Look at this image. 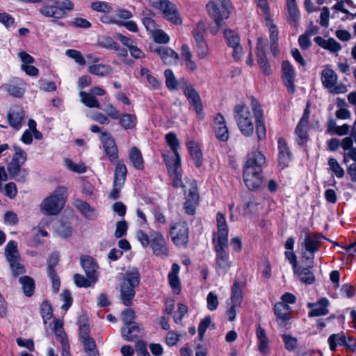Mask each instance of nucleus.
<instances>
[{"mask_svg":"<svg viewBox=\"0 0 356 356\" xmlns=\"http://www.w3.org/2000/svg\"><path fill=\"white\" fill-rule=\"evenodd\" d=\"M218 232L214 234L213 243L216 252V272L218 275H225L230 268L229 255L226 252L228 247V227L225 216L218 212L216 214Z\"/></svg>","mask_w":356,"mask_h":356,"instance_id":"f257e3e1","label":"nucleus"},{"mask_svg":"<svg viewBox=\"0 0 356 356\" xmlns=\"http://www.w3.org/2000/svg\"><path fill=\"white\" fill-rule=\"evenodd\" d=\"M266 157L260 152H254L243 168V181L250 190L256 189L263 184L264 176L261 166L266 163Z\"/></svg>","mask_w":356,"mask_h":356,"instance_id":"f03ea898","label":"nucleus"},{"mask_svg":"<svg viewBox=\"0 0 356 356\" xmlns=\"http://www.w3.org/2000/svg\"><path fill=\"white\" fill-rule=\"evenodd\" d=\"M66 197V188L58 186L40 203V211L47 216L57 215L63 208Z\"/></svg>","mask_w":356,"mask_h":356,"instance_id":"7ed1b4c3","label":"nucleus"},{"mask_svg":"<svg viewBox=\"0 0 356 356\" xmlns=\"http://www.w3.org/2000/svg\"><path fill=\"white\" fill-rule=\"evenodd\" d=\"M139 282L140 275L138 270H132L126 273L120 290L121 298L124 305H131V300L135 295L134 288L139 284Z\"/></svg>","mask_w":356,"mask_h":356,"instance_id":"20e7f679","label":"nucleus"},{"mask_svg":"<svg viewBox=\"0 0 356 356\" xmlns=\"http://www.w3.org/2000/svg\"><path fill=\"white\" fill-rule=\"evenodd\" d=\"M235 120L241 131L245 136H250L254 131L252 115L248 107L243 105H236L234 107Z\"/></svg>","mask_w":356,"mask_h":356,"instance_id":"39448f33","label":"nucleus"},{"mask_svg":"<svg viewBox=\"0 0 356 356\" xmlns=\"http://www.w3.org/2000/svg\"><path fill=\"white\" fill-rule=\"evenodd\" d=\"M150 5L153 8L159 10L167 20L175 24H181L182 20L176 6L170 1L150 0Z\"/></svg>","mask_w":356,"mask_h":356,"instance_id":"423d86ee","label":"nucleus"},{"mask_svg":"<svg viewBox=\"0 0 356 356\" xmlns=\"http://www.w3.org/2000/svg\"><path fill=\"white\" fill-rule=\"evenodd\" d=\"M220 6L214 1H209L207 4V10L209 15L215 22L220 19H227L232 10V6L229 0H218Z\"/></svg>","mask_w":356,"mask_h":356,"instance_id":"0eeeda50","label":"nucleus"},{"mask_svg":"<svg viewBox=\"0 0 356 356\" xmlns=\"http://www.w3.org/2000/svg\"><path fill=\"white\" fill-rule=\"evenodd\" d=\"M180 88L182 89L184 95L189 101L190 104L194 108L200 119L204 118L203 106L200 96L193 86L184 79H180Z\"/></svg>","mask_w":356,"mask_h":356,"instance_id":"6e6552de","label":"nucleus"},{"mask_svg":"<svg viewBox=\"0 0 356 356\" xmlns=\"http://www.w3.org/2000/svg\"><path fill=\"white\" fill-rule=\"evenodd\" d=\"M170 234L173 243L178 247H185L188 241V227L185 222L171 223Z\"/></svg>","mask_w":356,"mask_h":356,"instance_id":"1a4fd4ad","label":"nucleus"},{"mask_svg":"<svg viewBox=\"0 0 356 356\" xmlns=\"http://www.w3.org/2000/svg\"><path fill=\"white\" fill-rule=\"evenodd\" d=\"M284 304V303H276L273 310L278 327L287 330L291 327L293 311L289 305Z\"/></svg>","mask_w":356,"mask_h":356,"instance_id":"9d476101","label":"nucleus"},{"mask_svg":"<svg viewBox=\"0 0 356 356\" xmlns=\"http://www.w3.org/2000/svg\"><path fill=\"white\" fill-rule=\"evenodd\" d=\"M127 173L126 165L122 162H116L113 189L109 194L110 198L115 200L119 197L120 192L126 180Z\"/></svg>","mask_w":356,"mask_h":356,"instance_id":"9b49d317","label":"nucleus"},{"mask_svg":"<svg viewBox=\"0 0 356 356\" xmlns=\"http://www.w3.org/2000/svg\"><path fill=\"white\" fill-rule=\"evenodd\" d=\"M166 164L168 166V170L171 179H172L173 185L175 187H181L185 190L189 188L191 181H195L190 179H186L185 183L183 182L181 179V159H175L173 163L171 164L169 159H165Z\"/></svg>","mask_w":356,"mask_h":356,"instance_id":"f8f14e48","label":"nucleus"},{"mask_svg":"<svg viewBox=\"0 0 356 356\" xmlns=\"http://www.w3.org/2000/svg\"><path fill=\"white\" fill-rule=\"evenodd\" d=\"M149 49L151 52L160 56L163 64L173 65L177 63L179 55L170 47L151 44L149 46Z\"/></svg>","mask_w":356,"mask_h":356,"instance_id":"ddd939ff","label":"nucleus"},{"mask_svg":"<svg viewBox=\"0 0 356 356\" xmlns=\"http://www.w3.org/2000/svg\"><path fill=\"white\" fill-rule=\"evenodd\" d=\"M252 108L255 117L256 133L259 140H263L266 137V129L264 120L263 110L256 99L252 100Z\"/></svg>","mask_w":356,"mask_h":356,"instance_id":"4468645a","label":"nucleus"},{"mask_svg":"<svg viewBox=\"0 0 356 356\" xmlns=\"http://www.w3.org/2000/svg\"><path fill=\"white\" fill-rule=\"evenodd\" d=\"M151 247L154 254L159 257H166L168 254L167 244L163 235L159 232H150Z\"/></svg>","mask_w":356,"mask_h":356,"instance_id":"2eb2a0df","label":"nucleus"},{"mask_svg":"<svg viewBox=\"0 0 356 356\" xmlns=\"http://www.w3.org/2000/svg\"><path fill=\"white\" fill-rule=\"evenodd\" d=\"M186 201L184 204L185 212L193 215L195 212V206L199 199L197 186L195 181H191L189 188L184 190Z\"/></svg>","mask_w":356,"mask_h":356,"instance_id":"dca6fc26","label":"nucleus"},{"mask_svg":"<svg viewBox=\"0 0 356 356\" xmlns=\"http://www.w3.org/2000/svg\"><path fill=\"white\" fill-rule=\"evenodd\" d=\"M278 162L282 169L287 168L293 159V154L283 138L277 140Z\"/></svg>","mask_w":356,"mask_h":356,"instance_id":"f3484780","label":"nucleus"},{"mask_svg":"<svg viewBox=\"0 0 356 356\" xmlns=\"http://www.w3.org/2000/svg\"><path fill=\"white\" fill-rule=\"evenodd\" d=\"M224 36L228 46L233 49L232 56L236 60L240 59L243 55V48L240 44V38L234 31L226 29Z\"/></svg>","mask_w":356,"mask_h":356,"instance_id":"a211bd4d","label":"nucleus"},{"mask_svg":"<svg viewBox=\"0 0 356 356\" xmlns=\"http://www.w3.org/2000/svg\"><path fill=\"white\" fill-rule=\"evenodd\" d=\"M25 117V111L19 106H13L7 114V119L11 127L19 130L22 126V120Z\"/></svg>","mask_w":356,"mask_h":356,"instance_id":"6ab92c4d","label":"nucleus"},{"mask_svg":"<svg viewBox=\"0 0 356 356\" xmlns=\"http://www.w3.org/2000/svg\"><path fill=\"white\" fill-rule=\"evenodd\" d=\"M323 236L318 233H311L306 234L304 241L302 243V249L309 252L312 254L318 251Z\"/></svg>","mask_w":356,"mask_h":356,"instance_id":"aec40b11","label":"nucleus"},{"mask_svg":"<svg viewBox=\"0 0 356 356\" xmlns=\"http://www.w3.org/2000/svg\"><path fill=\"white\" fill-rule=\"evenodd\" d=\"M214 130L218 140L222 142L228 140L229 138L228 128L224 116L220 113H218L216 116Z\"/></svg>","mask_w":356,"mask_h":356,"instance_id":"412c9836","label":"nucleus"},{"mask_svg":"<svg viewBox=\"0 0 356 356\" xmlns=\"http://www.w3.org/2000/svg\"><path fill=\"white\" fill-rule=\"evenodd\" d=\"M81 265L86 275V276L92 279L93 281H97L98 277L97 274V264L95 262L94 259L89 256H83L81 257Z\"/></svg>","mask_w":356,"mask_h":356,"instance_id":"4be33fe9","label":"nucleus"},{"mask_svg":"<svg viewBox=\"0 0 356 356\" xmlns=\"http://www.w3.org/2000/svg\"><path fill=\"white\" fill-rule=\"evenodd\" d=\"M282 74L285 86L291 93H293L295 91V86L293 83L295 72L292 65L288 60H285L282 63Z\"/></svg>","mask_w":356,"mask_h":356,"instance_id":"5701e85b","label":"nucleus"},{"mask_svg":"<svg viewBox=\"0 0 356 356\" xmlns=\"http://www.w3.org/2000/svg\"><path fill=\"white\" fill-rule=\"evenodd\" d=\"M266 46V39L263 38H259L257 44V63L264 73L267 71Z\"/></svg>","mask_w":356,"mask_h":356,"instance_id":"b1692460","label":"nucleus"},{"mask_svg":"<svg viewBox=\"0 0 356 356\" xmlns=\"http://www.w3.org/2000/svg\"><path fill=\"white\" fill-rule=\"evenodd\" d=\"M7 170L10 177L18 182H25L29 175L28 169L23 168L22 165H8Z\"/></svg>","mask_w":356,"mask_h":356,"instance_id":"393cba45","label":"nucleus"},{"mask_svg":"<svg viewBox=\"0 0 356 356\" xmlns=\"http://www.w3.org/2000/svg\"><path fill=\"white\" fill-rule=\"evenodd\" d=\"M314 42L321 47L332 53H338L341 49V45L332 38L325 40L321 36H316L314 38Z\"/></svg>","mask_w":356,"mask_h":356,"instance_id":"a878e982","label":"nucleus"},{"mask_svg":"<svg viewBox=\"0 0 356 356\" xmlns=\"http://www.w3.org/2000/svg\"><path fill=\"white\" fill-rule=\"evenodd\" d=\"M321 79L323 86L330 90L337 84L338 76L333 70L326 67L321 72Z\"/></svg>","mask_w":356,"mask_h":356,"instance_id":"bb28decb","label":"nucleus"},{"mask_svg":"<svg viewBox=\"0 0 356 356\" xmlns=\"http://www.w3.org/2000/svg\"><path fill=\"white\" fill-rule=\"evenodd\" d=\"M121 333L125 340L133 341L140 334V328L136 323H129L121 328Z\"/></svg>","mask_w":356,"mask_h":356,"instance_id":"cd10ccee","label":"nucleus"},{"mask_svg":"<svg viewBox=\"0 0 356 356\" xmlns=\"http://www.w3.org/2000/svg\"><path fill=\"white\" fill-rule=\"evenodd\" d=\"M40 13L47 17H54L60 19L63 17L66 13L59 8L57 4L56 6H44L40 8Z\"/></svg>","mask_w":356,"mask_h":356,"instance_id":"c85d7f7f","label":"nucleus"},{"mask_svg":"<svg viewBox=\"0 0 356 356\" xmlns=\"http://www.w3.org/2000/svg\"><path fill=\"white\" fill-rule=\"evenodd\" d=\"M327 342L329 343L330 349L332 351H335L338 345L344 346L347 348L352 347V345L348 343L346 337L343 334H331L328 338Z\"/></svg>","mask_w":356,"mask_h":356,"instance_id":"c756f323","label":"nucleus"},{"mask_svg":"<svg viewBox=\"0 0 356 356\" xmlns=\"http://www.w3.org/2000/svg\"><path fill=\"white\" fill-rule=\"evenodd\" d=\"M329 305V300L325 298H321L318 302L316 306H315L314 308H313L309 313V317H315V316H324L329 313V310L327 309V307Z\"/></svg>","mask_w":356,"mask_h":356,"instance_id":"7c9ffc66","label":"nucleus"},{"mask_svg":"<svg viewBox=\"0 0 356 356\" xmlns=\"http://www.w3.org/2000/svg\"><path fill=\"white\" fill-rule=\"evenodd\" d=\"M179 269V266L177 264H172L171 270L168 274L169 283L172 288L174 293L177 294H178L180 291V282L177 276Z\"/></svg>","mask_w":356,"mask_h":356,"instance_id":"2f4dec72","label":"nucleus"},{"mask_svg":"<svg viewBox=\"0 0 356 356\" xmlns=\"http://www.w3.org/2000/svg\"><path fill=\"white\" fill-rule=\"evenodd\" d=\"M186 145L195 166H201L202 154L197 145L194 141H188Z\"/></svg>","mask_w":356,"mask_h":356,"instance_id":"473e14b6","label":"nucleus"},{"mask_svg":"<svg viewBox=\"0 0 356 356\" xmlns=\"http://www.w3.org/2000/svg\"><path fill=\"white\" fill-rule=\"evenodd\" d=\"M256 335L258 343L259 351L261 354H266L267 352V335L266 330L260 325H258L256 329Z\"/></svg>","mask_w":356,"mask_h":356,"instance_id":"72a5a7b5","label":"nucleus"},{"mask_svg":"<svg viewBox=\"0 0 356 356\" xmlns=\"http://www.w3.org/2000/svg\"><path fill=\"white\" fill-rule=\"evenodd\" d=\"M311 268H299L297 267V270L293 271L297 274L300 280L305 284H312L315 282V276L310 270Z\"/></svg>","mask_w":356,"mask_h":356,"instance_id":"f704fd0d","label":"nucleus"},{"mask_svg":"<svg viewBox=\"0 0 356 356\" xmlns=\"http://www.w3.org/2000/svg\"><path fill=\"white\" fill-rule=\"evenodd\" d=\"M14 154L8 165H23L27 160V154L19 146H14Z\"/></svg>","mask_w":356,"mask_h":356,"instance_id":"c9c22d12","label":"nucleus"},{"mask_svg":"<svg viewBox=\"0 0 356 356\" xmlns=\"http://www.w3.org/2000/svg\"><path fill=\"white\" fill-rule=\"evenodd\" d=\"M129 159L138 170L144 168V161L140 151L137 147H132L129 151Z\"/></svg>","mask_w":356,"mask_h":356,"instance_id":"e433bc0d","label":"nucleus"},{"mask_svg":"<svg viewBox=\"0 0 356 356\" xmlns=\"http://www.w3.org/2000/svg\"><path fill=\"white\" fill-rule=\"evenodd\" d=\"M75 206L87 218L94 219L97 217L96 211L90 207L86 202L76 200Z\"/></svg>","mask_w":356,"mask_h":356,"instance_id":"4c0bfd02","label":"nucleus"},{"mask_svg":"<svg viewBox=\"0 0 356 356\" xmlns=\"http://www.w3.org/2000/svg\"><path fill=\"white\" fill-rule=\"evenodd\" d=\"M120 124L125 129H134L137 122V118L135 115L125 113L119 117Z\"/></svg>","mask_w":356,"mask_h":356,"instance_id":"58836bf2","label":"nucleus"},{"mask_svg":"<svg viewBox=\"0 0 356 356\" xmlns=\"http://www.w3.org/2000/svg\"><path fill=\"white\" fill-rule=\"evenodd\" d=\"M19 282L22 285L24 294L26 296H31L35 289V283L33 279L29 276H22L19 279Z\"/></svg>","mask_w":356,"mask_h":356,"instance_id":"ea45409f","label":"nucleus"},{"mask_svg":"<svg viewBox=\"0 0 356 356\" xmlns=\"http://www.w3.org/2000/svg\"><path fill=\"white\" fill-rule=\"evenodd\" d=\"M165 140L167 144L170 146L172 151L173 152L175 159L180 160L181 156L178 152V148L179 147V143L177 136L175 134L172 132H170L165 135Z\"/></svg>","mask_w":356,"mask_h":356,"instance_id":"a19ab883","label":"nucleus"},{"mask_svg":"<svg viewBox=\"0 0 356 356\" xmlns=\"http://www.w3.org/2000/svg\"><path fill=\"white\" fill-rule=\"evenodd\" d=\"M5 254L8 262L16 259H19V256L17 251V243L14 241H9L5 248Z\"/></svg>","mask_w":356,"mask_h":356,"instance_id":"79ce46f5","label":"nucleus"},{"mask_svg":"<svg viewBox=\"0 0 356 356\" xmlns=\"http://www.w3.org/2000/svg\"><path fill=\"white\" fill-rule=\"evenodd\" d=\"M79 96L81 97V102L86 106L90 108L100 107L99 102L93 94L86 92H80Z\"/></svg>","mask_w":356,"mask_h":356,"instance_id":"37998d69","label":"nucleus"},{"mask_svg":"<svg viewBox=\"0 0 356 356\" xmlns=\"http://www.w3.org/2000/svg\"><path fill=\"white\" fill-rule=\"evenodd\" d=\"M195 47L197 57L200 59H204L209 54V46L205 38L195 40Z\"/></svg>","mask_w":356,"mask_h":356,"instance_id":"c03bdc74","label":"nucleus"},{"mask_svg":"<svg viewBox=\"0 0 356 356\" xmlns=\"http://www.w3.org/2000/svg\"><path fill=\"white\" fill-rule=\"evenodd\" d=\"M242 285L238 281H235L232 287L231 304L240 305L242 300Z\"/></svg>","mask_w":356,"mask_h":356,"instance_id":"a18cd8bd","label":"nucleus"},{"mask_svg":"<svg viewBox=\"0 0 356 356\" xmlns=\"http://www.w3.org/2000/svg\"><path fill=\"white\" fill-rule=\"evenodd\" d=\"M164 75L165 78V84L167 88L170 90H173L177 89L178 87L180 88V80L177 81L175 78L173 72L168 69L164 72Z\"/></svg>","mask_w":356,"mask_h":356,"instance_id":"49530a36","label":"nucleus"},{"mask_svg":"<svg viewBox=\"0 0 356 356\" xmlns=\"http://www.w3.org/2000/svg\"><path fill=\"white\" fill-rule=\"evenodd\" d=\"M1 89L15 97H22L25 91L24 88L15 84H3L1 86Z\"/></svg>","mask_w":356,"mask_h":356,"instance_id":"de8ad7c7","label":"nucleus"},{"mask_svg":"<svg viewBox=\"0 0 356 356\" xmlns=\"http://www.w3.org/2000/svg\"><path fill=\"white\" fill-rule=\"evenodd\" d=\"M88 71L93 74L104 76L111 72V68L109 65L97 64L90 66Z\"/></svg>","mask_w":356,"mask_h":356,"instance_id":"09e8293b","label":"nucleus"},{"mask_svg":"<svg viewBox=\"0 0 356 356\" xmlns=\"http://www.w3.org/2000/svg\"><path fill=\"white\" fill-rule=\"evenodd\" d=\"M64 165L66 168L76 173L81 174L86 171V168L83 163L76 164L71 159L67 158L64 159Z\"/></svg>","mask_w":356,"mask_h":356,"instance_id":"8fccbe9b","label":"nucleus"},{"mask_svg":"<svg viewBox=\"0 0 356 356\" xmlns=\"http://www.w3.org/2000/svg\"><path fill=\"white\" fill-rule=\"evenodd\" d=\"M206 32H207V26H206L205 23L203 21L198 22L195 24V26L192 31V35L194 38V40L204 38Z\"/></svg>","mask_w":356,"mask_h":356,"instance_id":"3c124183","label":"nucleus"},{"mask_svg":"<svg viewBox=\"0 0 356 356\" xmlns=\"http://www.w3.org/2000/svg\"><path fill=\"white\" fill-rule=\"evenodd\" d=\"M268 31L270 32V37L271 40V49L273 51L277 47V41H278V29L276 26L270 22V19L268 18Z\"/></svg>","mask_w":356,"mask_h":356,"instance_id":"603ef678","label":"nucleus"},{"mask_svg":"<svg viewBox=\"0 0 356 356\" xmlns=\"http://www.w3.org/2000/svg\"><path fill=\"white\" fill-rule=\"evenodd\" d=\"M98 44L108 49L118 50V44L111 37L103 36L99 38Z\"/></svg>","mask_w":356,"mask_h":356,"instance_id":"864d4df0","label":"nucleus"},{"mask_svg":"<svg viewBox=\"0 0 356 356\" xmlns=\"http://www.w3.org/2000/svg\"><path fill=\"white\" fill-rule=\"evenodd\" d=\"M140 74L146 79L149 84L151 85L154 89H159L161 87V83L152 76L147 68H142L140 70Z\"/></svg>","mask_w":356,"mask_h":356,"instance_id":"5fc2aeb1","label":"nucleus"},{"mask_svg":"<svg viewBox=\"0 0 356 356\" xmlns=\"http://www.w3.org/2000/svg\"><path fill=\"white\" fill-rule=\"evenodd\" d=\"M328 165L330 170L334 173L337 177L341 178L344 176L345 172L341 167L337 159L330 158L328 160Z\"/></svg>","mask_w":356,"mask_h":356,"instance_id":"6e6d98bb","label":"nucleus"},{"mask_svg":"<svg viewBox=\"0 0 356 356\" xmlns=\"http://www.w3.org/2000/svg\"><path fill=\"white\" fill-rule=\"evenodd\" d=\"M74 282L79 287H89L94 284L97 281H93L87 277L86 278L83 275L80 274H75L74 275Z\"/></svg>","mask_w":356,"mask_h":356,"instance_id":"4d7b16f0","label":"nucleus"},{"mask_svg":"<svg viewBox=\"0 0 356 356\" xmlns=\"http://www.w3.org/2000/svg\"><path fill=\"white\" fill-rule=\"evenodd\" d=\"M100 140L104 148V152L116 146L114 139L107 132H101Z\"/></svg>","mask_w":356,"mask_h":356,"instance_id":"13d9d810","label":"nucleus"},{"mask_svg":"<svg viewBox=\"0 0 356 356\" xmlns=\"http://www.w3.org/2000/svg\"><path fill=\"white\" fill-rule=\"evenodd\" d=\"M154 40L158 44H167L170 41L169 35L161 29H156L152 33Z\"/></svg>","mask_w":356,"mask_h":356,"instance_id":"bf43d9fd","label":"nucleus"},{"mask_svg":"<svg viewBox=\"0 0 356 356\" xmlns=\"http://www.w3.org/2000/svg\"><path fill=\"white\" fill-rule=\"evenodd\" d=\"M282 339L284 343L285 348L289 351H293L297 347L298 340L296 337L290 334H283Z\"/></svg>","mask_w":356,"mask_h":356,"instance_id":"052dcab7","label":"nucleus"},{"mask_svg":"<svg viewBox=\"0 0 356 356\" xmlns=\"http://www.w3.org/2000/svg\"><path fill=\"white\" fill-rule=\"evenodd\" d=\"M92 121L99 122L101 124H108L110 122L109 118L102 113L95 111L88 115Z\"/></svg>","mask_w":356,"mask_h":356,"instance_id":"680f3d73","label":"nucleus"},{"mask_svg":"<svg viewBox=\"0 0 356 356\" xmlns=\"http://www.w3.org/2000/svg\"><path fill=\"white\" fill-rule=\"evenodd\" d=\"M65 54L74 59L76 63H79L81 65H84L86 64V60L82 56L81 53L75 49H67L65 52Z\"/></svg>","mask_w":356,"mask_h":356,"instance_id":"e2e57ef3","label":"nucleus"},{"mask_svg":"<svg viewBox=\"0 0 356 356\" xmlns=\"http://www.w3.org/2000/svg\"><path fill=\"white\" fill-rule=\"evenodd\" d=\"M83 344L85 351L90 355L95 356L97 352L96 344L92 338H88L81 341Z\"/></svg>","mask_w":356,"mask_h":356,"instance_id":"0e129e2a","label":"nucleus"},{"mask_svg":"<svg viewBox=\"0 0 356 356\" xmlns=\"http://www.w3.org/2000/svg\"><path fill=\"white\" fill-rule=\"evenodd\" d=\"M10 267L12 269L13 274L15 277L25 273L24 266L19 261V259L9 261Z\"/></svg>","mask_w":356,"mask_h":356,"instance_id":"69168bd1","label":"nucleus"},{"mask_svg":"<svg viewBox=\"0 0 356 356\" xmlns=\"http://www.w3.org/2000/svg\"><path fill=\"white\" fill-rule=\"evenodd\" d=\"M207 307L210 311H214L218 306V299L217 295L211 291L209 293L207 298Z\"/></svg>","mask_w":356,"mask_h":356,"instance_id":"338daca9","label":"nucleus"},{"mask_svg":"<svg viewBox=\"0 0 356 356\" xmlns=\"http://www.w3.org/2000/svg\"><path fill=\"white\" fill-rule=\"evenodd\" d=\"M0 23L3 24L8 29L15 24L14 17L7 13H0Z\"/></svg>","mask_w":356,"mask_h":356,"instance_id":"774afa93","label":"nucleus"}]
</instances>
